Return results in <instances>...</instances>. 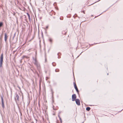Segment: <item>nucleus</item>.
Wrapping results in <instances>:
<instances>
[{
	"label": "nucleus",
	"instance_id": "f257e3e1",
	"mask_svg": "<svg viewBox=\"0 0 123 123\" xmlns=\"http://www.w3.org/2000/svg\"><path fill=\"white\" fill-rule=\"evenodd\" d=\"M3 61V54L2 53L0 57V66L1 67L2 66V63Z\"/></svg>",
	"mask_w": 123,
	"mask_h": 123
},
{
	"label": "nucleus",
	"instance_id": "f03ea898",
	"mask_svg": "<svg viewBox=\"0 0 123 123\" xmlns=\"http://www.w3.org/2000/svg\"><path fill=\"white\" fill-rule=\"evenodd\" d=\"M62 116V113L61 112H59L58 114V117L59 118V119L60 120V122L61 123H62V120L61 118Z\"/></svg>",
	"mask_w": 123,
	"mask_h": 123
},
{
	"label": "nucleus",
	"instance_id": "7ed1b4c3",
	"mask_svg": "<svg viewBox=\"0 0 123 123\" xmlns=\"http://www.w3.org/2000/svg\"><path fill=\"white\" fill-rule=\"evenodd\" d=\"M76 96L75 94H74L72 96V100L74 101L76 99Z\"/></svg>",
	"mask_w": 123,
	"mask_h": 123
},
{
	"label": "nucleus",
	"instance_id": "20e7f679",
	"mask_svg": "<svg viewBox=\"0 0 123 123\" xmlns=\"http://www.w3.org/2000/svg\"><path fill=\"white\" fill-rule=\"evenodd\" d=\"M75 102L76 104L78 105H80V100L78 99H76L75 100Z\"/></svg>",
	"mask_w": 123,
	"mask_h": 123
},
{
	"label": "nucleus",
	"instance_id": "39448f33",
	"mask_svg": "<svg viewBox=\"0 0 123 123\" xmlns=\"http://www.w3.org/2000/svg\"><path fill=\"white\" fill-rule=\"evenodd\" d=\"M67 31L66 29L63 30L62 31V34L64 35H66V33H67Z\"/></svg>",
	"mask_w": 123,
	"mask_h": 123
},
{
	"label": "nucleus",
	"instance_id": "423d86ee",
	"mask_svg": "<svg viewBox=\"0 0 123 123\" xmlns=\"http://www.w3.org/2000/svg\"><path fill=\"white\" fill-rule=\"evenodd\" d=\"M1 101H2V106L3 108H4V101H3V98L2 97H1Z\"/></svg>",
	"mask_w": 123,
	"mask_h": 123
},
{
	"label": "nucleus",
	"instance_id": "0eeeda50",
	"mask_svg": "<svg viewBox=\"0 0 123 123\" xmlns=\"http://www.w3.org/2000/svg\"><path fill=\"white\" fill-rule=\"evenodd\" d=\"M8 36H7V34L5 33V41H6L7 38Z\"/></svg>",
	"mask_w": 123,
	"mask_h": 123
},
{
	"label": "nucleus",
	"instance_id": "6e6552de",
	"mask_svg": "<svg viewBox=\"0 0 123 123\" xmlns=\"http://www.w3.org/2000/svg\"><path fill=\"white\" fill-rule=\"evenodd\" d=\"M74 86L75 88V89L76 90L78 89V88L77 87L76 85V84L75 83V82L74 83Z\"/></svg>",
	"mask_w": 123,
	"mask_h": 123
},
{
	"label": "nucleus",
	"instance_id": "1a4fd4ad",
	"mask_svg": "<svg viewBox=\"0 0 123 123\" xmlns=\"http://www.w3.org/2000/svg\"><path fill=\"white\" fill-rule=\"evenodd\" d=\"M35 62L34 63V64L36 66H37L38 65L37 62V60L36 59L35 60Z\"/></svg>",
	"mask_w": 123,
	"mask_h": 123
},
{
	"label": "nucleus",
	"instance_id": "9d476101",
	"mask_svg": "<svg viewBox=\"0 0 123 123\" xmlns=\"http://www.w3.org/2000/svg\"><path fill=\"white\" fill-rule=\"evenodd\" d=\"M15 98L17 99L18 100H19V96H18V95L17 94L16 95V97H15Z\"/></svg>",
	"mask_w": 123,
	"mask_h": 123
},
{
	"label": "nucleus",
	"instance_id": "9b49d317",
	"mask_svg": "<svg viewBox=\"0 0 123 123\" xmlns=\"http://www.w3.org/2000/svg\"><path fill=\"white\" fill-rule=\"evenodd\" d=\"M86 110L87 111H89L90 110V108L89 107H87L86 108Z\"/></svg>",
	"mask_w": 123,
	"mask_h": 123
},
{
	"label": "nucleus",
	"instance_id": "f8f14e48",
	"mask_svg": "<svg viewBox=\"0 0 123 123\" xmlns=\"http://www.w3.org/2000/svg\"><path fill=\"white\" fill-rule=\"evenodd\" d=\"M26 58L27 59L28 58H29V57L27 56H25V55H24L22 56V58L23 59L24 58Z\"/></svg>",
	"mask_w": 123,
	"mask_h": 123
},
{
	"label": "nucleus",
	"instance_id": "ddd939ff",
	"mask_svg": "<svg viewBox=\"0 0 123 123\" xmlns=\"http://www.w3.org/2000/svg\"><path fill=\"white\" fill-rule=\"evenodd\" d=\"M3 25V23L2 22L0 23V27H1Z\"/></svg>",
	"mask_w": 123,
	"mask_h": 123
},
{
	"label": "nucleus",
	"instance_id": "4468645a",
	"mask_svg": "<svg viewBox=\"0 0 123 123\" xmlns=\"http://www.w3.org/2000/svg\"><path fill=\"white\" fill-rule=\"evenodd\" d=\"M59 70L58 69H56L55 70V71L56 72H59Z\"/></svg>",
	"mask_w": 123,
	"mask_h": 123
},
{
	"label": "nucleus",
	"instance_id": "2eb2a0df",
	"mask_svg": "<svg viewBox=\"0 0 123 123\" xmlns=\"http://www.w3.org/2000/svg\"><path fill=\"white\" fill-rule=\"evenodd\" d=\"M49 40V41L51 42V43H52V39H51V38H50Z\"/></svg>",
	"mask_w": 123,
	"mask_h": 123
},
{
	"label": "nucleus",
	"instance_id": "dca6fc26",
	"mask_svg": "<svg viewBox=\"0 0 123 123\" xmlns=\"http://www.w3.org/2000/svg\"><path fill=\"white\" fill-rule=\"evenodd\" d=\"M53 109L54 110H56L58 109V108H55V107L54 106H53Z\"/></svg>",
	"mask_w": 123,
	"mask_h": 123
},
{
	"label": "nucleus",
	"instance_id": "f3484780",
	"mask_svg": "<svg viewBox=\"0 0 123 123\" xmlns=\"http://www.w3.org/2000/svg\"><path fill=\"white\" fill-rule=\"evenodd\" d=\"M77 92H78V93L79 92V91H78V89H77V90H76Z\"/></svg>",
	"mask_w": 123,
	"mask_h": 123
},
{
	"label": "nucleus",
	"instance_id": "a211bd4d",
	"mask_svg": "<svg viewBox=\"0 0 123 123\" xmlns=\"http://www.w3.org/2000/svg\"><path fill=\"white\" fill-rule=\"evenodd\" d=\"M82 12L84 14H85V11H83V12Z\"/></svg>",
	"mask_w": 123,
	"mask_h": 123
},
{
	"label": "nucleus",
	"instance_id": "6ab92c4d",
	"mask_svg": "<svg viewBox=\"0 0 123 123\" xmlns=\"http://www.w3.org/2000/svg\"><path fill=\"white\" fill-rule=\"evenodd\" d=\"M28 16H29V17H30L29 14H28Z\"/></svg>",
	"mask_w": 123,
	"mask_h": 123
}]
</instances>
